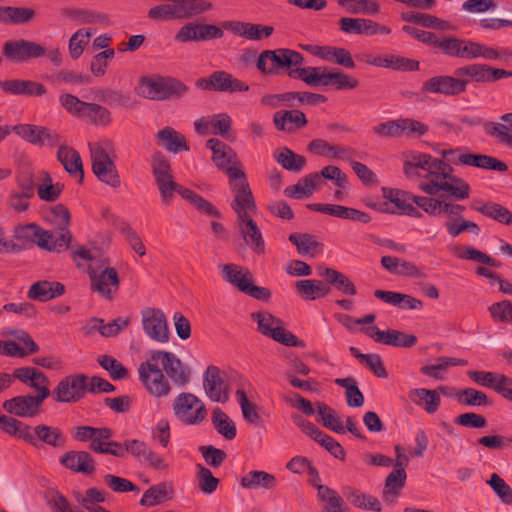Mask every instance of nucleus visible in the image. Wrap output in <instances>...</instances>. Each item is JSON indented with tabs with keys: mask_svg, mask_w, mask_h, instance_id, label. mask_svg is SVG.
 <instances>
[{
	"mask_svg": "<svg viewBox=\"0 0 512 512\" xmlns=\"http://www.w3.org/2000/svg\"><path fill=\"white\" fill-rule=\"evenodd\" d=\"M417 169L425 171L418 185L422 192L431 196L445 192L455 200H464L470 196L468 183L452 175L451 167L444 161L429 154L410 152L404 162V173L411 177L417 174Z\"/></svg>",
	"mask_w": 512,
	"mask_h": 512,
	"instance_id": "obj_1",
	"label": "nucleus"
},
{
	"mask_svg": "<svg viewBox=\"0 0 512 512\" xmlns=\"http://www.w3.org/2000/svg\"><path fill=\"white\" fill-rule=\"evenodd\" d=\"M163 371L176 384L181 386L189 382V369L184 367L175 354L167 351H152L150 356L138 367V376L147 392L157 398L170 392V385Z\"/></svg>",
	"mask_w": 512,
	"mask_h": 512,
	"instance_id": "obj_2",
	"label": "nucleus"
},
{
	"mask_svg": "<svg viewBox=\"0 0 512 512\" xmlns=\"http://www.w3.org/2000/svg\"><path fill=\"white\" fill-rule=\"evenodd\" d=\"M47 217L60 230L58 234L43 230L38 225L31 223L16 228L18 237L30 240L48 251L59 252L67 249L71 241V234L67 230L70 224L69 210L64 205L57 204L51 208Z\"/></svg>",
	"mask_w": 512,
	"mask_h": 512,
	"instance_id": "obj_3",
	"label": "nucleus"
},
{
	"mask_svg": "<svg viewBox=\"0 0 512 512\" xmlns=\"http://www.w3.org/2000/svg\"><path fill=\"white\" fill-rule=\"evenodd\" d=\"M231 207L237 215L236 229L241 234L244 242L255 253H264L265 241L257 223L254 221L257 206L252 191L235 196L231 202Z\"/></svg>",
	"mask_w": 512,
	"mask_h": 512,
	"instance_id": "obj_4",
	"label": "nucleus"
},
{
	"mask_svg": "<svg viewBox=\"0 0 512 512\" xmlns=\"http://www.w3.org/2000/svg\"><path fill=\"white\" fill-rule=\"evenodd\" d=\"M206 145L213 153L212 160L214 164L228 174V182L233 197L251 191L233 149L216 138L209 139Z\"/></svg>",
	"mask_w": 512,
	"mask_h": 512,
	"instance_id": "obj_5",
	"label": "nucleus"
},
{
	"mask_svg": "<svg viewBox=\"0 0 512 512\" xmlns=\"http://www.w3.org/2000/svg\"><path fill=\"white\" fill-rule=\"evenodd\" d=\"M187 90V86L181 81L160 75L143 76L136 87L139 96L154 101L178 98Z\"/></svg>",
	"mask_w": 512,
	"mask_h": 512,
	"instance_id": "obj_6",
	"label": "nucleus"
},
{
	"mask_svg": "<svg viewBox=\"0 0 512 512\" xmlns=\"http://www.w3.org/2000/svg\"><path fill=\"white\" fill-rule=\"evenodd\" d=\"M92 170L96 177L111 187L120 186V177L111 159L112 148L108 142L89 143Z\"/></svg>",
	"mask_w": 512,
	"mask_h": 512,
	"instance_id": "obj_7",
	"label": "nucleus"
},
{
	"mask_svg": "<svg viewBox=\"0 0 512 512\" xmlns=\"http://www.w3.org/2000/svg\"><path fill=\"white\" fill-rule=\"evenodd\" d=\"M303 61L304 58L299 52L279 48L263 51L257 59L256 66L263 74L275 75L280 68L300 66L303 64Z\"/></svg>",
	"mask_w": 512,
	"mask_h": 512,
	"instance_id": "obj_8",
	"label": "nucleus"
},
{
	"mask_svg": "<svg viewBox=\"0 0 512 512\" xmlns=\"http://www.w3.org/2000/svg\"><path fill=\"white\" fill-rule=\"evenodd\" d=\"M252 318L257 323L259 332L263 335L288 347L302 346L298 338L284 328L283 322L269 312L253 313Z\"/></svg>",
	"mask_w": 512,
	"mask_h": 512,
	"instance_id": "obj_9",
	"label": "nucleus"
},
{
	"mask_svg": "<svg viewBox=\"0 0 512 512\" xmlns=\"http://www.w3.org/2000/svg\"><path fill=\"white\" fill-rule=\"evenodd\" d=\"M175 417L186 425H199L207 416L205 404L192 393H180L173 402Z\"/></svg>",
	"mask_w": 512,
	"mask_h": 512,
	"instance_id": "obj_10",
	"label": "nucleus"
},
{
	"mask_svg": "<svg viewBox=\"0 0 512 512\" xmlns=\"http://www.w3.org/2000/svg\"><path fill=\"white\" fill-rule=\"evenodd\" d=\"M212 9L210 2H201L194 5L176 6L161 4L149 9L148 17L155 21H171L181 17L190 18Z\"/></svg>",
	"mask_w": 512,
	"mask_h": 512,
	"instance_id": "obj_11",
	"label": "nucleus"
},
{
	"mask_svg": "<svg viewBox=\"0 0 512 512\" xmlns=\"http://www.w3.org/2000/svg\"><path fill=\"white\" fill-rule=\"evenodd\" d=\"M91 280V289L97 292L106 300H113L119 290L120 280L118 273L113 267L88 269Z\"/></svg>",
	"mask_w": 512,
	"mask_h": 512,
	"instance_id": "obj_12",
	"label": "nucleus"
},
{
	"mask_svg": "<svg viewBox=\"0 0 512 512\" xmlns=\"http://www.w3.org/2000/svg\"><path fill=\"white\" fill-rule=\"evenodd\" d=\"M12 130L26 142L39 147H53L60 143L59 134L44 126L18 124Z\"/></svg>",
	"mask_w": 512,
	"mask_h": 512,
	"instance_id": "obj_13",
	"label": "nucleus"
},
{
	"mask_svg": "<svg viewBox=\"0 0 512 512\" xmlns=\"http://www.w3.org/2000/svg\"><path fill=\"white\" fill-rule=\"evenodd\" d=\"M142 327L146 335L159 343L169 341V329L165 314L160 309L146 308L141 312Z\"/></svg>",
	"mask_w": 512,
	"mask_h": 512,
	"instance_id": "obj_14",
	"label": "nucleus"
},
{
	"mask_svg": "<svg viewBox=\"0 0 512 512\" xmlns=\"http://www.w3.org/2000/svg\"><path fill=\"white\" fill-rule=\"evenodd\" d=\"M88 387L87 377L83 374L70 375L63 378L54 389L57 402L70 403L78 401Z\"/></svg>",
	"mask_w": 512,
	"mask_h": 512,
	"instance_id": "obj_15",
	"label": "nucleus"
},
{
	"mask_svg": "<svg viewBox=\"0 0 512 512\" xmlns=\"http://www.w3.org/2000/svg\"><path fill=\"white\" fill-rule=\"evenodd\" d=\"M14 379L35 391V397L42 400L50 396L49 379L38 369L30 366L19 367L13 371Z\"/></svg>",
	"mask_w": 512,
	"mask_h": 512,
	"instance_id": "obj_16",
	"label": "nucleus"
},
{
	"mask_svg": "<svg viewBox=\"0 0 512 512\" xmlns=\"http://www.w3.org/2000/svg\"><path fill=\"white\" fill-rule=\"evenodd\" d=\"M3 54L13 62H23L31 58H40L47 54V50L40 44L22 39L6 42Z\"/></svg>",
	"mask_w": 512,
	"mask_h": 512,
	"instance_id": "obj_17",
	"label": "nucleus"
},
{
	"mask_svg": "<svg viewBox=\"0 0 512 512\" xmlns=\"http://www.w3.org/2000/svg\"><path fill=\"white\" fill-rule=\"evenodd\" d=\"M203 387L207 397L216 403H225L229 399V388L216 366H208L203 374Z\"/></svg>",
	"mask_w": 512,
	"mask_h": 512,
	"instance_id": "obj_18",
	"label": "nucleus"
},
{
	"mask_svg": "<svg viewBox=\"0 0 512 512\" xmlns=\"http://www.w3.org/2000/svg\"><path fill=\"white\" fill-rule=\"evenodd\" d=\"M442 154L444 156L458 155L457 159H451V161L455 164L459 163L466 166H472L500 172H504L507 170V165L504 162L487 155L472 154L467 152H461L459 150H445L442 152Z\"/></svg>",
	"mask_w": 512,
	"mask_h": 512,
	"instance_id": "obj_19",
	"label": "nucleus"
},
{
	"mask_svg": "<svg viewBox=\"0 0 512 512\" xmlns=\"http://www.w3.org/2000/svg\"><path fill=\"white\" fill-rule=\"evenodd\" d=\"M467 85L468 80L456 79L452 76H435L423 83L422 91L451 96L463 93Z\"/></svg>",
	"mask_w": 512,
	"mask_h": 512,
	"instance_id": "obj_20",
	"label": "nucleus"
},
{
	"mask_svg": "<svg viewBox=\"0 0 512 512\" xmlns=\"http://www.w3.org/2000/svg\"><path fill=\"white\" fill-rule=\"evenodd\" d=\"M365 333L375 342L402 348H410L417 343L416 336L398 330L382 331L377 326H370Z\"/></svg>",
	"mask_w": 512,
	"mask_h": 512,
	"instance_id": "obj_21",
	"label": "nucleus"
},
{
	"mask_svg": "<svg viewBox=\"0 0 512 512\" xmlns=\"http://www.w3.org/2000/svg\"><path fill=\"white\" fill-rule=\"evenodd\" d=\"M414 202L430 216H459L464 211V206L446 202L434 197L415 195Z\"/></svg>",
	"mask_w": 512,
	"mask_h": 512,
	"instance_id": "obj_22",
	"label": "nucleus"
},
{
	"mask_svg": "<svg viewBox=\"0 0 512 512\" xmlns=\"http://www.w3.org/2000/svg\"><path fill=\"white\" fill-rule=\"evenodd\" d=\"M43 401L44 400L31 395L16 396L6 400L3 403V408L8 413L17 417L32 418L39 414Z\"/></svg>",
	"mask_w": 512,
	"mask_h": 512,
	"instance_id": "obj_23",
	"label": "nucleus"
},
{
	"mask_svg": "<svg viewBox=\"0 0 512 512\" xmlns=\"http://www.w3.org/2000/svg\"><path fill=\"white\" fill-rule=\"evenodd\" d=\"M30 433L33 439L32 441H27V443L35 447L43 443L54 448H61L66 442V437L57 427L41 424L34 428L30 427Z\"/></svg>",
	"mask_w": 512,
	"mask_h": 512,
	"instance_id": "obj_24",
	"label": "nucleus"
},
{
	"mask_svg": "<svg viewBox=\"0 0 512 512\" xmlns=\"http://www.w3.org/2000/svg\"><path fill=\"white\" fill-rule=\"evenodd\" d=\"M467 375L476 384L494 389L501 396H503L508 386H512V379L503 374L470 370Z\"/></svg>",
	"mask_w": 512,
	"mask_h": 512,
	"instance_id": "obj_25",
	"label": "nucleus"
},
{
	"mask_svg": "<svg viewBox=\"0 0 512 512\" xmlns=\"http://www.w3.org/2000/svg\"><path fill=\"white\" fill-rule=\"evenodd\" d=\"M59 461L65 468L77 473L89 474L95 469L94 460L86 451H68Z\"/></svg>",
	"mask_w": 512,
	"mask_h": 512,
	"instance_id": "obj_26",
	"label": "nucleus"
},
{
	"mask_svg": "<svg viewBox=\"0 0 512 512\" xmlns=\"http://www.w3.org/2000/svg\"><path fill=\"white\" fill-rule=\"evenodd\" d=\"M174 497V487L171 482H159L149 487L140 499V505L154 507L161 505Z\"/></svg>",
	"mask_w": 512,
	"mask_h": 512,
	"instance_id": "obj_27",
	"label": "nucleus"
},
{
	"mask_svg": "<svg viewBox=\"0 0 512 512\" xmlns=\"http://www.w3.org/2000/svg\"><path fill=\"white\" fill-rule=\"evenodd\" d=\"M0 89L10 95L41 96L46 92L42 84L20 79L0 81Z\"/></svg>",
	"mask_w": 512,
	"mask_h": 512,
	"instance_id": "obj_28",
	"label": "nucleus"
},
{
	"mask_svg": "<svg viewBox=\"0 0 512 512\" xmlns=\"http://www.w3.org/2000/svg\"><path fill=\"white\" fill-rule=\"evenodd\" d=\"M64 292L65 287L59 282L38 281L30 286L27 297L31 300L47 302L63 295Z\"/></svg>",
	"mask_w": 512,
	"mask_h": 512,
	"instance_id": "obj_29",
	"label": "nucleus"
},
{
	"mask_svg": "<svg viewBox=\"0 0 512 512\" xmlns=\"http://www.w3.org/2000/svg\"><path fill=\"white\" fill-rule=\"evenodd\" d=\"M156 137L159 144L170 153L177 154L182 150H189L185 137L172 127L167 126L159 130Z\"/></svg>",
	"mask_w": 512,
	"mask_h": 512,
	"instance_id": "obj_30",
	"label": "nucleus"
},
{
	"mask_svg": "<svg viewBox=\"0 0 512 512\" xmlns=\"http://www.w3.org/2000/svg\"><path fill=\"white\" fill-rule=\"evenodd\" d=\"M319 184V173H311L301 178L295 185L286 187L284 193L287 197L294 199L308 198L314 193Z\"/></svg>",
	"mask_w": 512,
	"mask_h": 512,
	"instance_id": "obj_31",
	"label": "nucleus"
},
{
	"mask_svg": "<svg viewBox=\"0 0 512 512\" xmlns=\"http://www.w3.org/2000/svg\"><path fill=\"white\" fill-rule=\"evenodd\" d=\"M318 499L323 503L322 512H349L342 497L333 489L314 483Z\"/></svg>",
	"mask_w": 512,
	"mask_h": 512,
	"instance_id": "obj_32",
	"label": "nucleus"
},
{
	"mask_svg": "<svg viewBox=\"0 0 512 512\" xmlns=\"http://www.w3.org/2000/svg\"><path fill=\"white\" fill-rule=\"evenodd\" d=\"M410 400L421 406L427 413H435L441 403V398L436 390H429L425 388H414L409 392Z\"/></svg>",
	"mask_w": 512,
	"mask_h": 512,
	"instance_id": "obj_33",
	"label": "nucleus"
},
{
	"mask_svg": "<svg viewBox=\"0 0 512 512\" xmlns=\"http://www.w3.org/2000/svg\"><path fill=\"white\" fill-rule=\"evenodd\" d=\"M273 121L281 131H293L307 123L305 114L299 110L278 111L274 114Z\"/></svg>",
	"mask_w": 512,
	"mask_h": 512,
	"instance_id": "obj_34",
	"label": "nucleus"
},
{
	"mask_svg": "<svg viewBox=\"0 0 512 512\" xmlns=\"http://www.w3.org/2000/svg\"><path fill=\"white\" fill-rule=\"evenodd\" d=\"M295 286L300 296L309 301L323 298L330 293L329 285L321 280H299Z\"/></svg>",
	"mask_w": 512,
	"mask_h": 512,
	"instance_id": "obj_35",
	"label": "nucleus"
},
{
	"mask_svg": "<svg viewBox=\"0 0 512 512\" xmlns=\"http://www.w3.org/2000/svg\"><path fill=\"white\" fill-rule=\"evenodd\" d=\"M210 83L213 90L220 92H245L249 90V86L240 80L233 78L231 74L225 71H216L211 75Z\"/></svg>",
	"mask_w": 512,
	"mask_h": 512,
	"instance_id": "obj_36",
	"label": "nucleus"
},
{
	"mask_svg": "<svg viewBox=\"0 0 512 512\" xmlns=\"http://www.w3.org/2000/svg\"><path fill=\"white\" fill-rule=\"evenodd\" d=\"M223 279L242 291L243 286L252 280V275L247 268L235 264H223L218 266Z\"/></svg>",
	"mask_w": 512,
	"mask_h": 512,
	"instance_id": "obj_37",
	"label": "nucleus"
},
{
	"mask_svg": "<svg viewBox=\"0 0 512 512\" xmlns=\"http://www.w3.org/2000/svg\"><path fill=\"white\" fill-rule=\"evenodd\" d=\"M244 489H272L275 486L274 475L260 470H253L244 475L240 480Z\"/></svg>",
	"mask_w": 512,
	"mask_h": 512,
	"instance_id": "obj_38",
	"label": "nucleus"
},
{
	"mask_svg": "<svg viewBox=\"0 0 512 512\" xmlns=\"http://www.w3.org/2000/svg\"><path fill=\"white\" fill-rule=\"evenodd\" d=\"M212 424L215 430L226 440H233L237 435L234 421L219 407L212 412Z\"/></svg>",
	"mask_w": 512,
	"mask_h": 512,
	"instance_id": "obj_39",
	"label": "nucleus"
},
{
	"mask_svg": "<svg viewBox=\"0 0 512 512\" xmlns=\"http://www.w3.org/2000/svg\"><path fill=\"white\" fill-rule=\"evenodd\" d=\"M58 160L70 174L83 178L82 160L79 153L71 147L60 146L57 152Z\"/></svg>",
	"mask_w": 512,
	"mask_h": 512,
	"instance_id": "obj_40",
	"label": "nucleus"
},
{
	"mask_svg": "<svg viewBox=\"0 0 512 512\" xmlns=\"http://www.w3.org/2000/svg\"><path fill=\"white\" fill-rule=\"evenodd\" d=\"M402 19L407 22L420 24L426 28H434L443 31L454 29L453 25L448 21L429 14L407 12L402 14Z\"/></svg>",
	"mask_w": 512,
	"mask_h": 512,
	"instance_id": "obj_41",
	"label": "nucleus"
},
{
	"mask_svg": "<svg viewBox=\"0 0 512 512\" xmlns=\"http://www.w3.org/2000/svg\"><path fill=\"white\" fill-rule=\"evenodd\" d=\"M337 3L350 14L376 15L380 12L376 0H337Z\"/></svg>",
	"mask_w": 512,
	"mask_h": 512,
	"instance_id": "obj_42",
	"label": "nucleus"
},
{
	"mask_svg": "<svg viewBox=\"0 0 512 512\" xmlns=\"http://www.w3.org/2000/svg\"><path fill=\"white\" fill-rule=\"evenodd\" d=\"M289 241L296 246L298 253L302 256H314L321 247L316 237L308 233H292Z\"/></svg>",
	"mask_w": 512,
	"mask_h": 512,
	"instance_id": "obj_43",
	"label": "nucleus"
},
{
	"mask_svg": "<svg viewBox=\"0 0 512 512\" xmlns=\"http://www.w3.org/2000/svg\"><path fill=\"white\" fill-rule=\"evenodd\" d=\"M318 274L322 277H326L327 280L335 285V287L343 294L355 295L356 288L354 284L346 277L343 273L331 269V268H320Z\"/></svg>",
	"mask_w": 512,
	"mask_h": 512,
	"instance_id": "obj_44",
	"label": "nucleus"
},
{
	"mask_svg": "<svg viewBox=\"0 0 512 512\" xmlns=\"http://www.w3.org/2000/svg\"><path fill=\"white\" fill-rule=\"evenodd\" d=\"M374 66L394 70L413 71L418 69L419 63L411 59L390 54L376 56Z\"/></svg>",
	"mask_w": 512,
	"mask_h": 512,
	"instance_id": "obj_45",
	"label": "nucleus"
},
{
	"mask_svg": "<svg viewBox=\"0 0 512 512\" xmlns=\"http://www.w3.org/2000/svg\"><path fill=\"white\" fill-rule=\"evenodd\" d=\"M0 426L9 435L25 442L32 441L33 439L30 433V426L15 418L0 415Z\"/></svg>",
	"mask_w": 512,
	"mask_h": 512,
	"instance_id": "obj_46",
	"label": "nucleus"
},
{
	"mask_svg": "<svg viewBox=\"0 0 512 512\" xmlns=\"http://www.w3.org/2000/svg\"><path fill=\"white\" fill-rule=\"evenodd\" d=\"M81 119L96 126H107L111 122L110 112L105 107L90 102H87Z\"/></svg>",
	"mask_w": 512,
	"mask_h": 512,
	"instance_id": "obj_47",
	"label": "nucleus"
},
{
	"mask_svg": "<svg viewBox=\"0 0 512 512\" xmlns=\"http://www.w3.org/2000/svg\"><path fill=\"white\" fill-rule=\"evenodd\" d=\"M316 405L319 417L318 420L321 421L325 427L336 433H345L344 422L336 415L332 408L322 402H318Z\"/></svg>",
	"mask_w": 512,
	"mask_h": 512,
	"instance_id": "obj_48",
	"label": "nucleus"
},
{
	"mask_svg": "<svg viewBox=\"0 0 512 512\" xmlns=\"http://www.w3.org/2000/svg\"><path fill=\"white\" fill-rule=\"evenodd\" d=\"M326 210L327 215L335 216L340 219L352 220L361 223H368L371 220V217L367 213L342 205L328 204Z\"/></svg>",
	"mask_w": 512,
	"mask_h": 512,
	"instance_id": "obj_49",
	"label": "nucleus"
},
{
	"mask_svg": "<svg viewBox=\"0 0 512 512\" xmlns=\"http://www.w3.org/2000/svg\"><path fill=\"white\" fill-rule=\"evenodd\" d=\"M196 480L199 490L205 495L214 493L219 485V479L214 477L211 470L202 464H196Z\"/></svg>",
	"mask_w": 512,
	"mask_h": 512,
	"instance_id": "obj_50",
	"label": "nucleus"
},
{
	"mask_svg": "<svg viewBox=\"0 0 512 512\" xmlns=\"http://www.w3.org/2000/svg\"><path fill=\"white\" fill-rule=\"evenodd\" d=\"M345 495L348 499V501L355 507L364 509V510H372V511H380L381 510V504L378 501L377 498L361 493L358 490L355 489H348L347 492H345Z\"/></svg>",
	"mask_w": 512,
	"mask_h": 512,
	"instance_id": "obj_51",
	"label": "nucleus"
},
{
	"mask_svg": "<svg viewBox=\"0 0 512 512\" xmlns=\"http://www.w3.org/2000/svg\"><path fill=\"white\" fill-rule=\"evenodd\" d=\"M236 400L240 406L242 416L250 424H257L260 416L253 400L248 397L243 389H238L235 393Z\"/></svg>",
	"mask_w": 512,
	"mask_h": 512,
	"instance_id": "obj_52",
	"label": "nucleus"
},
{
	"mask_svg": "<svg viewBox=\"0 0 512 512\" xmlns=\"http://www.w3.org/2000/svg\"><path fill=\"white\" fill-rule=\"evenodd\" d=\"M406 472L405 469H394L386 478L385 488H384V498L386 500H390L394 498L400 489L404 486L406 480Z\"/></svg>",
	"mask_w": 512,
	"mask_h": 512,
	"instance_id": "obj_53",
	"label": "nucleus"
},
{
	"mask_svg": "<svg viewBox=\"0 0 512 512\" xmlns=\"http://www.w3.org/2000/svg\"><path fill=\"white\" fill-rule=\"evenodd\" d=\"M481 214L502 224H512V212L497 203H486L477 209Z\"/></svg>",
	"mask_w": 512,
	"mask_h": 512,
	"instance_id": "obj_54",
	"label": "nucleus"
},
{
	"mask_svg": "<svg viewBox=\"0 0 512 512\" xmlns=\"http://www.w3.org/2000/svg\"><path fill=\"white\" fill-rule=\"evenodd\" d=\"M277 162L288 171L300 172L306 164V159L286 148L277 156Z\"/></svg>",
	"mask_w": 512,
	"mask_h": 512,
	"instance_id": "obj_55",
	"label": "nucleus"
},
{
	"mask_svg": "<svg viewBox=\"0 0 512 512\" xmlns=\"http://www.w3.org/2000/svg\"><path fill=\"white\" fill-rule=\"evenodd\" d=\"M93 34L94 32L90 29H79L71 36L68 48L73 59H77L82 55L84 47L88 44Z\"/></svg>",
	"mask_w": 512,
	"mask_h": 512,
	"instance_id": "obj_56",
	"label": "nucleus"
},
{
	"mask_svg": "<svg viewBox=\"0 0 512 512\" xmlns=\"http://www.w3.org/2000/svg\"><path fill=\"white\" fill-rule=\"evenodd\" d=\"M456 399L459 403L467 406H487L489 400L487 395L474 388H465L456 393Z\"/></svg>",
	"mask_w": 512,
	"mask_h": 512,
	"instance_id": "obj_57",
	"label": "nucleus"
},
{
	"mask_svg": "<svg viewBox=\"0 0 512 512\" xmlns=\"http://www.w3.org/2000/svg\"><path fill=\"white\" fill-rule=\"evenodd\" d=\"M487 484L503 504H512V489L497 473L491 474Z\"/></svg>",
	"mask_w": 512,
	"mask_h": 512,
	"instance_id": "obj_58",
	"label": "nucleus"
},
{
	"mask_svg": "<svg viewBox=\"0 0 512 512\" xmlns=\"http://www.w3.org/2000/svg\"><path fill=\"white\" fill-rule=\"evenodd\" d=\"M34 17L35 11L32 8L6 6L5 24H25L32 21Z\"/></svg>",
	"mask_w": 512,
	"mask_h": 512,
	"instance_id": "obj_59",
	"label": "nucleus"
},
{
	"mask_svg": "<svg viewBox=\"0 0 512 512\" xmlns=\"http://www.w3.org/2000/svg\"><path fill=\"white\" fill-rule=\"evenodd\" d=\"M98 363L109 372L113 380H122L128 376L127 369L112 356L102 355L98 358Z\"/></svg>",
	"mask_w": 512,
	"mask_h": 512,
	"instance_id": "obj_60",
	"label": "nucleus"
},
{
	"mask_svg": "<svg viewBox=\"0 0 512 512\" xmlns=\"http://www.w3.org/2000/svg\"><path fill=\"white\" fill-rule=\"evenodd\" d=\"M359 81L343 72L330 70L328 73L327 86H333L337 90L354 89Z\"/></svg>",
	"mask_w": 512,
	"mask_h": 512,
	"instance_id": "obj_61",
	"label": "nucleus"
},
{
	"mask_svg": "<svg viewBox=\"0 0 512 512\" xmlns=\"http://www.w3.org/2000/svg\"><path fill=\"white\" fill-rule=\"evenodd\" d=\"M484 130L499 142L512 147V128L506 124L487 122L484 124Z\"/></svg>",
	"mask_w": 512,
	"mask_h": 512,
	"instance_id": "obj_62",
	"label": "nucleus"
},
{
	"mask_svg": "<svg viewBox=\"0 0 512 512\" xmlns=\"http://www.w3.org/2000/svg\"><path fill=\"white\" fill-rule=\"evenodd\" d=\"M59 103L70 115L80 119L83 112H85L87 104V102L69 93L61 94L59 96Z\"/></svg>",
	"mask_w": 512,
	"mask_h": 512,
	"instance_id": "obj_63",
	"label": "nucleus"
},
{
	"mask_svg": "<svg viewBox=\"0 0 512 512\" xmlns=\"http://www.w3.org/2000/svg\"><path fill=\"white\" fill-rule=\"evenodd\" d=\"M152 172L156 182L172 178L170 163L161 153H155L151 161Z\"/></svg>",
	"mask_w": 512,
	"mask_h": 512,
	"instance_id": "obj_64",
	"label": "nucleus"
}]
</instances>
